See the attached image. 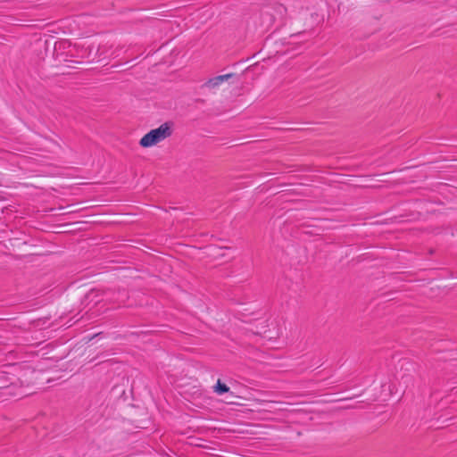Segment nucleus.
Instances as JSON below:
<instances>
[{"mask_svg":"<svg viewBox=\"0 0 457 457\" xmlns=\"http://www.w3.org/2000/svg\"><path fill=\"white\" fill-rule=\"evenodd\" d=\"M269 328L262 332V336L265 339L270 341L277 340L283 333V328L277 321H271L268 325Z\"/></svg>","mask_w":457,"mask_h":457,"instance_id":"obj_3","label":"nucleus"},{"mask_svg":"<svg viewBox=\"0 0 457 457\" xmlns=\"http://www.w3.org/2000/svg\"><path fill=\"white\" fill-rule=\"evenodd\" d=\"M406 380H407V381H411V376L407 377V378H406Z\"/></svg>","mask_w":457,"mask_h":457,"instance_id":"obj_6","label":"nucleus"},{"mask_svg":"<svg viewBox=\"0 0 457 457\" xmlns=\"http://www.w3.org/2000/svg\"><path fill=\"white\" fill-rule=\"evenodd\" d=\"M214 391L218 395H223L224 393H228L229 391V387L219 379L214 387Z\"/></svg>","mask_w":457,"mask_h":457,"instance_id":"obj_4","label":"nucleus"},{"mask_svg":"<svg viewBox=\"0 0 457 457\" xmlns=\"http://www.w3.org/2000/svg\"><path fill=\"white\" fill-rule=\"evenodd\" d=\"M172 135L171 125L168 122L161 124L145 134L139 140V145L143 148H150L163 142Z\"/></svg>","mask_w":457,"mask_h":457,"instance_id":"obj_1","label":"nucleus"},{"mask_svg":"<svg viewBox=\"0 0 457 457\" xmlns=\"http://www.w3.org/2000/svg\"><path fill=\"white\" fill-rule=\"evenodd\" d=\"M206 455H208L209 457H220L219 455L213 453H206Z\"/></svg>","mask_w":457,"mask_h":457,"instance_id":"obj_5","label":"nucleus"},{"mask_svg":"<svg viewBox=\"0 0 457 457\" xmlns=\"http://www.w3.org/2000/svg\"><path fill=\"white\" fill-rule=\"evenodd\" d=\"M234 76V73H228L211 78L202 85V87L212 94H216L223 89L224 86L228 84V80Z\"/></svg>","mask_w":457,"mask_h":457,"instance_id":"obj_2","label":"nucleus"}]
</instances>
